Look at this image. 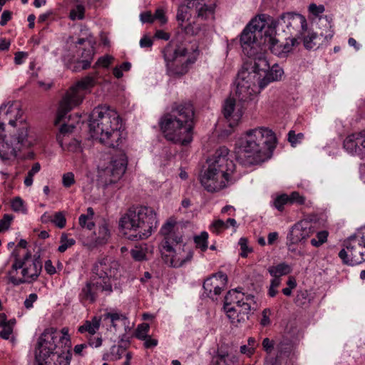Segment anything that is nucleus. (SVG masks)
I'll return each mask as SVG.
<instances>
[{
    "label": "nucleus",
    "instance_id": "nucleus-1",
    "mask_svg": "<svg viewBox=\"0 0 365 365\" xmlns=\"http://www.w3.org/2000/svg\"><path fill=\"white\" fill-rule=\"evenodd\" d=\"M121 119L110 106L103 105L95 108L90 117L91 136L108 147L120 150L118 158L113 157L109 165L100 174V182L103 188L115 184L125 173L128 159L123 150L126 141L125 133L120 130Z\"/></svg>",
    "mask_w": 365,
    "mask_h": 365
},
{
    "label": "nucleus",
    "instance_id": "nucleus-2",
    "mask_svg": "<svg viewBox=\"0 0 365 365\" xmlns=\"http://www.w3.org/2000/svg\"><path fill=\"white\" fill-rule=\"evenodd\" d=\"M72 354L68 329L61 333L46 329L38 339L34 350V365H69Z\"/></svg>",
    "mask_w": 365,
    "mask_h": 365
},
{
    "label": "nucleus",
    "instance_id": "nucleus-3",
    "mask_svg": "<svg viewBox=\"0 0 365 365\" xmlns=\"http://www.w3.org/2000/svg\"><path fill=\"white\" fill-rule=\"evenodd\" d=\"M195 110L190 101L175 103L171 112L160 120L164 137L175 144L187 145L192 140Z\"/></svg>",
    "mask_w": 365,
    "mask_h": 365
},
{
    "label": "nucleus",
    "instance_id": "nucleus-4",
    "mask_svg": "<svg viewBox=\"0 0 365 365\" xmlns=\"http://www.w3.org/2000/svg\"><path fill=\"white\" fill-rule=\"evenodd\" d=\"M275 145L276 137L271 130L264 128L250 130L245 138L235 145L236 159L244 165L259 164L272 156Z\"/></svg>",
    "mask_w": 365,
    "mask_h": 365
},
{
    "label": "nucleus",
    "instance_id": "nucleus-5",
    "mask_svg": "<svg viewBox=\"0 0 365 365\" xmlns=\"http://www.w3.org/2000/svg\"><path fill=\"white\" fill-rule=\"evenodd\" d=\"M182 228L174 219L170 218L161 227L160 233L163 240L160 244L162 258L165 264L173 267H180L192 258V252L184 248L182 243Z\"/></svg>",
    "mask_w": 365,
    "mask_h": 365
},
{
    "label": "nucleus",
    "instance_id": "nucleus-6",
    "mask_svg": "<svg viewBox=\"0 0 365 365\" xmlns=\"http://www.w3.org/2000/svg\"><path fill=\"white\" fill-rule=\"evenodd\" d=\"M229 150L223 146L219 148L212 158L209 159L207 169L201 176L200 182L208 192H217L232 182L231 175L235 170V165L228 158Z\"/></svg>",
    "mask_w": 365,
    "mask_h": 365
},
{
    "label": "nucleus",
    "instance_id": "nucleus-7",
    "mask_svg": "<svg viewBox=\"0 0 365 365\" xmlns=\"http://www.w3.org/2000/svg\"><path fill=\"white\" fill-rule=\"evenodd\" d=\"M158 224L154 210L146 206H133L120 218L119 225L122 228L129 230L128 239L140 240L149 237Z\"/></svg>",
    "mask_w": 365,
    "mask_h": 365
},
{
    "label": "nucleus",
    "instance_id": "nucleus-8",
    "mask_svg": "<svg viewBox=\"0 0 365 365\" xmlns=\"http://www.w3.org/2000/svg\"><path fill=\"white\" fill-rule=\"evenodd\" d=\"M242 69V76L257 81L258 87L264 88L270 82L280 81L284 75L283 69L277 64L271 68L264 53L256 51V54L248 56Z\"/></svg>",
    "mask_w": 365,
    "mask_h": 365
},
{
    "label": "nucleus",
    "instance_id": "nucleus-9",
    "mask_svg": "<svg viewBox=\"0 0 365 365\" xmlns=\"http://www.w3.org/2000/svg\"><path fill=\"white\" fill-rule=\"evenodd\" d=\"M97 75L98 72H95L93 76H86L67 91L59 104L56 123L61 122L63 118L74 107L82 103L86 91L90 90L96 84V77Z\"/></svg>",
    "mask_w": 365,
    "mask_h": 365
},
{
    "label": "nucleus",
    "instance_id": "nucleus-10",
    "mask_svg": "<svg viewBox=\"0 0 365 365\" xmlns=\"http://www.w3.org/2000/svg\"><path fill=\"white\" fill-rule=\"evenodd\" d=\"M162 53L168 74L173 76L185 75L188 71L189 66L195 61L187 56L186 47L173 41L167 44Z\"/></svg>",
    "mask_w": 365,
    "mask_h": 365
},
{
    "label": "nucleus",
    "instance_id": "nucleus-11",
    "mask_svg": "<svg viewBox=\"0 0 365 365\" xmlns=\"http://www.w3.org/2000/svg\"><path fill=\"white\" fill-rule=\"evenodd\" d=\"M260 18L263 19L265 25H268L267 31L274 32V34H277V31L278 30L287 32L292 36L294 30L301 29L302 31H305L307 29L305 17L293 12L283 13L277 19L262 14H260Z\"/></svg>",
    "mask_w": 365,
    "mask_h": 365
},
{
    "label": "nucleus",
    "instance_id": "nucleus-12",
    "mask_svg": "<svg viewBox=\"0 0 365 365\" xmlns=\"http://www.w3.org/2000/svg\"><path fill=\"white\" fill-rule=\"evenodd\" d=\"M264 27L265 24L263 19H261L259 14L252 19L242 32L240 43L243 52L247 56L256 54L259 45L264 43L262 34Z\"/></svg>",
    "mask_w": 365,
    "mask_h": 365
},
{
    "label": "nucleus",
    "instance_id": "nucleus-13",
    "mask_svg": "<svg viewBox=\"0 0 365 365\" xmlns=\"http://www.w3.org/2000/svg\"><path fill=\"white\" fill-rule=\"evenodd\" d=\"M119 264L118 262L108 257L99 258L93 265L91 275L93 279L101 282L102 292L110 293L113 291L110 279L118 273Z\"/></svg>",
    "mask_w": 365,
    "mask_h": 365
},
{
    "label": "nucleus",
    "instance_id": "nucleus-14",
    "mask_svg": "<svg viewBox=\"0 0 365 365\" xmlns=\"http://www.w3.org/2000/svg\"><path fill=\"white\" fill-rule=\"evenodd\" d=\"M274 32L265 31L264 32V43H267L271 52L281 58L287 56L288 53L292 52L293 48L298 46L299 42L295 37H288L285 42L280 41L278 38L273 36Z\"/></svg>",
    "mask_w": 365,
    "mask_h": 365
},
{
    "label": "nucleus",
    "instance_id": "nucleus-15",
    "mask_svg": "<svg viewBox=\"0 0 365 365\" xmlns=\"http://www.w3.org/2000/svg\"><path fill=\"white\" fill-rule=\"evenodd\" d=\"M257 86V81L250 80L249 77L242 76V71L239 72L236 89V96L239 101L246 102L251 100L256 93Z\"/></svg>",
    "mask_w": 365,
    "mask_h": 365
},
{
    "label": "nucleus",
    "instance_id": "nucleus-16",
    "mask_svg": "<svg viewBox=\"0 0 365 365\" xmlns=\"http://www.w3.org/2000/svg\"><path fill=\"white\" fill-rule=\"evenodd\" d=\"M251 314L250 304L244 300H237L236 305L228 309L227 316L232 324L237 326L238 324L247 321Z\"/></svg>",
    "mask_w": 365,
    "mask_h": 365
},
{
    "label": "nucleus",
    "instance_id": "nucleus-17",
    "mask_svg": "<svg viewBox=\"0 0 365 365\" xmlns=\"http://www.w3.org/2000/svg\"><path fill=\"white\" fill-rule=\"evenodd\" d=\"M227 276L222 272H219L207 278L203 283V288L207 296L211 297L213 292L215 295H219L227 283Z\"/></svg>",
    "mask_w": 365,
    "mask_h": 365
},
{
    "label": "nucleus",
    "instance_id": "nucleus-18",
    "mask_svg": "<svg viewBox=\"0 0 365 365\" xmlns=\"http://www.w3.org/2000/svg\"><path fill=\"white\" fill-rule=\"evenodd\" d=\"M310 234L311 227L309 222L302 221L292 227L289 234L288 239L292 244H297L309 237Z\"/></svg>",
    "mask_w": 365,
    "mask_h": 365
},
{
    "label": "nucleus",
    "instance_id": "nucleus-19",
    "mask_svg": "<svg viewBox=\"0 0 365 365\" xmlns=\"http://www.w3.org/2000/svg\"><path fill=\"white\" fill-rule=\"evenodd\" d=\"M101 282L96 279L93 280V277L91 276L90 280L86 282L85 287L82 288L80 294V299L81 301L89 302L93 303L97 298L96 291L98 289L102 290Z\"/></svg>",
    "mask_w": 365,
    "mask_h": 365
},
{
    "label": "nucleus",
    "instance_id": "nucleus-20",
    "mask_svg": "<svg viewBox=\"0 0 365 365\" xmlns=\"http://www.w3.org/2000/svg\"><path fill=\"white\" fill-rule=\"evenodd\" d=\"M205 0H187V9H195L197 17L207 19L210 15L213 14L214 8L204 3Z\"/></svg>",
    "mask_w": 365,
    "mask_h": 365
},
{
    "label": "nucleus",
    "instance_id": "nucleus-21",
    "mask_svg": "<svg viewBox=\"0 0 365 365\" xmlns=\"http://www.w3.org/2000/svg\"><path fill=\"white\" fill-rule=\"evenodd\" d=\"M28 137V131H27V127L25 124L21 128L18 133L13 135L11 143L14 146L12 148L11 153L13 154L15 157L17 155V151L20 150L22 146H28L29 145V143L27 140Z\"/></svg>",
    "mask_w": 365,
    "mask_h": 365
},
{
    "label": "nucleus",
    "instance_id": "nucleus-22",
    "mask_svg": "<svg viewBox=\"0 0 365 365\" xmlns=\"http://www.w3.org/2000/svg\"><path fill=\"white\" fill-rule=\"evenodd\" d=\"M331 18L327 16H320L317 22V28L315 32L322 38L324 41L331 38L334 31L331 29Z\"/></svg>",
    "mask_w": 365,
    "mask_h": 365
},
{
    "label": "nucleus",
    "instance_id": "nucleus-23",
    "mask_svg": "<svg viewBox=\"0 0 365 365\" xmlns=\"http://www.w3.org/2000/svg\"><path fill=\"white\" fill-rule=\"evenodd\" d=\"M42 269V262L40 258V255H34V261L31 264L26 266L22 269V275L31 279V281H36L39 276Z\"/></svg>",
    "mask_w": 365,
    "mask_h": 365
},
{
    "label": "nucleus",
    "instance_id": "nucleus-24",
    "mask_svg": "<svg viewBox=\"0 0 365 365\" xmlns=\"http://www.w3.org/2000/svg\"><path fill=\"white\" fill-rule=\"evenodd\" d=\"M361 135L359 133H352L348 135L344 140V148L351 153H356L364 150L361 148Z\"/></svg>",
    "mask_w": 365,
    "mask_h": 365
},
{
    "label": "nucleus",
    "instance_id": "nucleus-25",
    "mask_svg": "<svg viewBox=\"0 0 365 365\" xmlns=\"http://www.w3.org/2000/svg\"><path fill=\"white\" fill-rule=\"evenodd\" d=\"M12 255L15 257V260L14 264H12V271L9 272V281L14 285H19L21 284L25 283L26 282V279L22 278H16L15 276L12 275L13 271H17L19 269L24 268L25 264V262L19 259V254L17 252V249L16 248L13 252Z\"/></svg>",
    "mask_w": 365,
    "mask_h": 365
},
{
    "label": "nucleus",
    "instance_id": "nucleus-26",
    "mask_svg": "<svg viewBox=\"0 0 365 365\" xmlns=\"http://www.w3.org/2000/svg\"><path fill=\"white\" fill-rule=\"evenodd\" d=\"M277 349V356H278L279 358L283 359L286 361L288 362V361L291 359L292 356L293 355L292 351H293V344L292 343L288 340L284 339L281 341L276 347Z\"/></svg>",
    "mask_w": 365,
    "mask_h": 365
},
{
    "label": "nucleus",
    "instance_id": "nucleus-27",
    "mask_svg": "<svg viewBox=\"0 0 365 365\" xmlns=\"http://www.w3.org/2000/svg\"><path fill=\"white\" fill-rule=\"evenodd\" d=\"M235 107V99L233 98H228L225 100L222 113L225 118L229 121V126L232 128L237 125L238 118L232 120V113H233Z\"/></svg>",
    "mask_w": 365,
    "mask_h": 365
},
{
    "label": "nucleus",
    "instance_id": "nucleus-28",
    "mask_svg": "<svg viewBox=\"0 0 365 365\" xmlns=\"http://www.w3.org/2000/svg\"><path fill=\"white\" fill-rule=\"evenodd\" d=\"M323 42L322 38L318 35V32L315 31L309 32L303 38V44L308 50L318 48Z\"/></svg>",
    "mask_w": 365,
    "mask_h": 365
},
{
    "label": "nucleus",
    "instance_id": "nucleus-29",
    "mask_svg": "<svg viewBox=\"0 0 365 365\" xmlns=\"http://www.w3.org/2000/svg\"><path fill=\"white\" fill-rule=\"evenodd\" d=\"M346 250L350 253L351 262L350 266L359 264L365 262V252H361L351 243L346 245Z\"/></svg>",
    "mask_w": 365,
    "mask_h": 365
},
{
    "label": "nucleus",
    "instance_id": "nucleus-30",
    "mask_svg": "<svg viewBox=\"0 0 365 365\" xmlns=\"http://www.w3.org/2000/svg\"><path fill=\"white\" fill-rule=\"evenodd\" d=\"M101 318L94 317L91 321H86L84 324L79 327L78 331L81 333L88 332L90 334L93 335L96 333L100 327Z\"/></svg>",
    "mask_w": 365,
    "mask_h": 365
},
{
    "label": "nucleus",
    "instance_id": "nucleus-31",
    "mask_svg": "<svg viewBox=\"0 0 365 365\" xmlns=\"http://www.w3.org/2000/svg\"><path fill=\"white\" fill-rule=\"evenodd\" d=\"M66 115L63 118L61 122L56 123V121H54L55 125H58L61 123H63V124L61 125L59 128V133L56 135V139L60 144L61 147L62 148H64V137L66 134L71 133L73 132L75 127L72 125H66L64 123V118H66ZM57 119V118H56Z\"/></svg>",
    "mask_w": 365,
    "mask_h": 365
},
{
    "label": "nucleus",
    "instance_id": "nucleus-32",
    "mask_svg": "<svg viewBox=\"0 0 365 365\" xmlns=\"http://www.w3.org/2000/svg\"><path fill=\"white\" fill-rule=\"evenodd\" d=\"M292 271L291 267L286 263H280L276 266H271L268 268L269 273L272 277H278L287 274Z\"/></svg>",
    "mask_w": 365,
    "mask_h": 365
},
{
    "label": "nucleus",
    "instance_id": "nucleus-33",
    "mask_svg": "<svg viewBox=\"0 0 365 365\" xmlns=\"http://www.w3.org/2000/svg\"><path fill=\"white\" fill-rule=\"evenodd\" d=\"M239 292H240V291L238 290V289H235L229 291L227 293V294L225 295L223 308L227 314V311L229 309L233 308V307H232L231 305L232 304H236V302L237 300H240L238 298V297L236 296V294L239 293ZM241 300H243V299H242Z\"/></svg>",
    "mask_w": 365,
    "mask_h": 365
},
{
    "label": "nucleus",
    "instance_id": "nucleus-34",
    "mask_svg": "<svg viewBox=\"0 0 365 365\" xmlns=\"http://www.w3.org/2000/svg\"><path fill=\"white\" fill-rule=\"evenodd\" d=\"M212 365H235L234 361L228 358L227 353L217 354L212 357Z\"/></svg>",
    "mask_w": 365,
    "mask_h": 365
},
{
    "label": "nucleus",
    "instance_id": "nucleus-35",
    "mask_svg": "<svg viewBox=\"0 0 365 365\" xmlns=\"http://www.w3.org/2000/svg\"><path fill=\"white\" fill-rule=\"evenodd\" d=\"M97 235L96 240L98 244H105L108 241L110 237V232L106 223L99 226Z\"/></svg>",
    "mask_w": 365,
    "mask_h": 365
},
{
    "label": "nucleus",
    "instance_id": "nucleus-36",
    "mask_svg": "<svg viewBox=\"0 0 365 365\" xmlns=\"http://www.w3.org/2000/svg\"><path fill=\"white\" fill-rule=\"evenodd\" d=\"M129 345L128 341L121 340L120 344L114 345L111 347V354L115 356V359H120L126 348Z\"/></svg>",
    "mask_w": 365,
    "mask_h": 365
},
{
    "label": "nucleus",
    "instance_id": "nucleus-37",
    "mask_svg": "<svg viewBox=\"0 0 365 365\" xmlns=\"http://www.w3.org/2000/svg\"><path fill=\"white\" fill-rule=\"evenodd\" d=\"M207 232H202L200 235L194 237V242L197 247L200 248L202 252H205L207 248Z\"/></svg>",
    "mask_w": 365,
    "mask_h": 365
},
{
    "label": "nucleus",
    "instance_id": "nucleus-38",
    "mask_svg": "<svg viewBox=\"0 0 365 365\" xmlns=\"http://www.w3.org/2000/svg\"><path fill=\"white\" fill-rule=\"evenodd\" d=\"M104 320L110 319L111 326L116 329L117 328V322L120 321H125L126 319V317L123 315L120 314L118 313H106L103 315Z\"/></svg>",
    "mask_w": 365,
    "mask_h": 365
},
{
    "label": "nucleus",
    "instance_id": "nucleus-39",
    "mask_svg": "<svg viewBox=\"0 0 365 365\" xmlns=\"http://www.w3.org/2000/svg\"><path fill=\"white\" fill-rule=\"evenodd\" d=\"M289 200L288 195L282 194L274 199L273 205L277 210L282 212L284 210V206L287 204H289Z\"/></svg>",
    "mask_w": 365,
    "mask_h": 365
},
{
    "label": "nucleus",
    "instance_id": "nucleus-40",
    "mask_svg": "<svg viewBox=\"0 0 365 365\" xmlns=\"http://www.w3.org/2000/svg\"><path fill=\"white\" fill-rule=\"evenodd\" d=\"M228 228V225L222 220H215L210 225V230L217 235L220 234L223 230Z\"/></svg>",
    "mask_w": 365,
    "mask_h": 365
},
{
    "label": "nucleus",
    "instance_id": "nucleus-41",
    "mask_svg": "<svg viewBox=\"0 0 365 365\" xmlns=\"http://www.w3.org/2000/svg\"><path fill=\"white\" fill-rule=\"evenodd\" d=\"M61 245L58 247V250L60 252H64L68 247L73 246L76 241L74 239H68L66 234H63L61 237Z\"/></svg>",
    "mask_w": 365,
    "mask_h": 365
},
{
    "label": "nucleus",
    "instance_id": "nucleus-42",
    "mask_svg": "<svg viewBox=\"0 0 365 365\" xmlns=\"http://www.w3.org/2000/svg\"><path fill=\"white\" fill-rule=\"evenodd\" d=\"M150 329V326L147 323H143L138 326L135 336L136 338L143 340L147 338L148 333Z\"/></svg>",
    "mask_w": 365,
    "mask_h": 365
},
{
    "label": "nucleus",
    "instance_id": "nucleus-43",
    "mask_svg": "<svg viewBox=\"0 0 365 365\" xmlns=\"http://www.w3.org/2000/svg\"><path fill=\"white\" fill-rule=\"evenodd\" d=\"M41 169V165L38 163H36L33 165L32 168L28 172L27 176L24 180V184L26 186L29 187L33 183V177Z\"/></svg>",
    "mask_w": 365,
    "mask_h": 365
},
{
    "label": "nucleus",
    "instance_id": "nucleus-44",
    "mask_svg": "<svg viewBox=\"0 0 365 365\" xmlns=\"http://www.w3.org/2000/svg\"><path fill=\"white\" fill-rule=\"evenodd\" d=\"M63 149L73 153L81 152V143L75 138L71 139L68 143L64 142V148Z\"/></svg>",
    "mask_w": 365,
    "mask_h": 365
},
{
    "label": "nucleus",
    "instance_id": "nucleus-45",
    "mask_svg": "<svg viewBox=\"0 0 365 365\" xmlns=\"http://www.w3.org/2000/svg\"><path fill=\"white\" fill-rule=\"evenodd\" d=\"M328 237V232L327 231H321L317 233L316 238H313L311 240V244L314 247H319L323 243H324Z\"/></svg>",
    "mask_w": 365,
    "mask_h": 365
},
{
    "label": "nucleus",
    "instance_id": "nucleus-46",
    "mask_svg": "<svg viewBox=\"0 0 365 365\" xmlns=\"http://www.w3.org/2000/svg\"><path fill=\"white\" fill-rule=\"evenodd\" d=\"M85 8L83 5L78 4L74 9L70 11V18L72 20L76 19H83L84 17Z\"/></svg>",
    "mask_w": 365,
    "mask_h": 365
},
{
    "label": "nucleus",
    "instance_id": "nucleus-47",
    "mask_svg": "<svg viewBox=\"0 0 365 365\" xmlns=\"http://www.w3.org/2000/svg\"><path fill=\"white\" fill-rule=\"evenodd\" d=\"M51 222L58 228H63L66 226V220L62 212L55 213L53 219Z\"/></svg>",
    "mask_w": 365,
    "mask_h": 365
},
{
    "label": "nucleus",
    "instance_id": "nucleus-48",
    "mask_svg": "<svg viewBox=\"0 0 365 365\" xmlns=\"http://www.w3.org/2000/svg\"><path fill=\"white\" fill-rule=\"evenodd\" d=\"M247 244H248V240L247 238L242 237L240 239L239 245H240V248L242 250V252L240 253V256L242 257H247L248 255V253H250L252 252V249L251 247H249Z\"/></svg>",
    "mask_w": 365,
    "mask_h": 365
},
{
    "label": "nucleus",
    "instance_id": "nucleus-49",
    "mask_svg": "<svg viewBox=\"0 0 365 365\" xmlns=\"http://www.w3.org/2000/svg\"><path fill=\"white\" fill-rule=\"evenodd\" d=\"M113 61V58L111 56H105L98 59L95 65L93 66V68H96L98 66H102L107 68Z\"/></svg>",
    "mask_w": 365,
    "mask_h": 365
},
{
    "label": "nucleus",
    "instance_id": "nucleus-50",
    "mask_svg": "<svg viewBox=\"0 0 365 365\" xmlns=\"http://www.w3.org/2000/svg\"><path fill=\"white\" fill-rule=\"evenodd\" d=\"M288 197L289 199V204L304 205L305 202V197L296 191L292 192L290 195H288Z\"/></svg>",
    "mask_w": 365,
    "mask_h": 365
},
{
    "label": "nucleus",
    "instance_id": "nucleus-51",
    "mask_svg": "<svg viewBox=\"0 0 365 365\" xmlns=\"http://www.w3.org/2000/svg\"><path fill=\"white\" fill-rule=\"evenodd\" d=\"M308 10L312 15L319 18L320 15L325 11V8L324 5H317L312 3L309 6Z\"/></svg>",
    "mask_w": 365,
    "mask_h": 365
},
{
    "label": "nucleus",
    "instance_id": "nucleus-52",
    "mask_svg": "<svg viewBox=\"0 0 365 365\" xmlns=\"http://www.w3.org/2000/svg\"><path fill=\"white\" fill-rule=\"evenodd\" d=\"M11 215L5 214L1 220H0V232L7 230L9 227L11 220H13Z\"/></svg>",
    "mask_w": 365,
    "mask_h": 365
},
{
    "label": "nucleus",
    "instance_id": "nucleus-53",
    "mask_svg": "<svg viewBox=\"0 0 365 365\" xmlns=\"http://www.w3.org/2000/svg\"><path fill=\"white\" fill-rule=\"evenodd\" d=\"M91 64L88 60L79 59L76 61L73 70L76 72L86 70L91 67Z\"/></svg>",
    "mask_w": 365,
    "mask_h": 365
},
{
    "label": "nucleus",
    "instance_id": "nucleus-54",
    "mask_svg": "<svg viewBox=\"0 0 365 365\" xmlns=\"http://www.w3.org/2000/svg\"><path fill=\"white\" fill-rule=\"evenodd\" d=\"M12 210L15 212L26 211L24 207V201L20 197H16L11 202Z\"/></svg>",
    "mask_w": 365,
    "mask_h": 365
},
{
    "label": "nucleus",
    "instance_id": "nucleus-55",
    "mask_svg": "<svg viewBox=\"0 0 365 365\" xmlns=\"http://www.w3.org/2000/svg\"><path fill=\"white\" fill-rule=\"evenodd\" d=\"M132 257L136 261H142L145 258V253L141 248L135 247L130 251Z\"/></svg>",
    "mask_w": 365,
    "mask_h": 365
},
{
    "label": "nucleus",
    "instance_id": "nucleus-56",
    "mask_svg": "<svg viewBox=\"0 0 365 365\" xmlns=\"http://www.w3.org/2000/svg\"><path fill=\"white\" fill-rule=\"evenodd\" d=\"M184 30L187 34L195 36L198 34L200 31V27L195 24H189L185 27Z\"/></svg>",
    "mask_w": 365,
    "mask_h": 365
},
{
    "label": "nucleus",
    "instance_id": "nucleus-57",
    "mask_svg": "<svg viewBox=\"0 0 365 365\" xmlns=\"http://www.w3.org/2000/svg\"><path fill=\"white\" fill-rule=\"evenodd\" d=\"M304 138V134L300 133L297 135L295 134L294 131L290 130L288 134V140L292 144V146H294L295 144L297 143V142L300 140H302Z\"/></svg>",
    "mask_w": 365,
    "mask_h": 365
},
{
    "label": "nucleus",
    "instance_id": "nucleus-58",
    "mask_svg": "<svg viewBox=\"0 0 365 365\" xmlns=\"http://www.w3.org/2000/svg\"><path fill=\"white\" fill-rule=\"evenodd\" d=\"M74 182V175L72 173H67L63 175V184L66 187H71Z\"/></svg>",
    "mask_w": 365,
    "mask_h": 365
},
{
    "label": "nucleus",
    "instance_id": "nucleus-59",
    "mask_svg": "<svg viewBox=\"0 0 365 365\" xmlns=\"http://www.w3.org/2000/svg\"><path fill=\"white\" fill-rule=\"evenodd\" d=\"M187 9H188L187 6H181L178 10L176 18L180 26H182V23L184 22L186 18Z\"/></svg>",
    "mask_w": 365,
    "mask_h": 365
},
{
    "label": "nucleus",
    "instance_id": "nucleus-60",
    "mask_svg": "<svg viewBox=\"0 0 365 365\" xmlns=\"http://www.w3.org/2000/svg\"><path fill=\"white\" fill-rule=\"evenodd\" d=\"M288 362L276 355L275 357H271L266 360L265 365H283Z\"/></svg>",
    "mask_w": 365,
    "mask_h": 365
},
{
    "label": "nucleus",
    "instance_id": "nucleus-61",
    "mask_svg": "<svg viewBox=\"0 0 365 365\" xmlns=\"http://www.w3.org/2000/svg\"><path fill=\"white\" fill-rule=\"evenodd\" d=\"M94 56V51L93 48L88 49H84L81 53V59L88 60L91 63Z\"/></svg>",
    "mask_w": 365,
    "mask_h": 365
},
{
    "label": "nucleus",
    "instance_id": "nucleus-62",
    "mask_svg": "<svg viewBox=\"0 0 365 365\" xmlns=\"http://www.w3.org/2000/svg\"><path fill=\"white\" fill-rule=\"evenodd\" d=\"M274 343L272 340L269 338H264L262 341V346L264 350L267 353L270 354L274 349Z\"/></svg>",
    "mask_w": 365,
    "mask_h": 365
},
{
    "label": "nucleus",
    "instance_id": "nucleus-63",
    "mask_svg": "<svg viewBox=\"0 0 365 365\" xmlns=\"http://www.w3.org/2000/svg\"><path fill=\"white\" fill-rule=\"evenodd\" d=\"M1 327L2 330L0 331V337L4 339H8L13 332V329L11 325H4Z\"/></svg>",
    "mask_w": 365,
    "mask_h": 365
},
{
    "label": "nucleus",
    "instance_id": "nucleus-64",
    "mask_svg": "<svg viewBox=\"0 0 365 365\" xmlns=\"http://www.w3.org/2000/svg\"><path fill=\"white\" fill-rule=\"evenodd\" d=\"M153 17H155V19L159 20L162 24L167 22V18L165 17V11L163 9H156Z\"/></svg>",
    "mask_w": 365,
    "mask_h": 365
}]
</instances>
